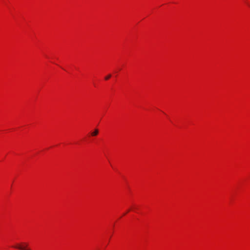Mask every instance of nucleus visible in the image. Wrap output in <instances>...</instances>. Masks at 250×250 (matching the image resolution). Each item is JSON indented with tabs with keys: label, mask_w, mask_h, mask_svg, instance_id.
Returning <instances> with one entry per match:
<instances>
[{
	"label": "nucleus",
	"mask_w": 250,
	"mask_h": 250,
	"mask_svg": "<svg viewBox=\"0 0 250 250\" xmlns=\"http://www.w3.org/2000/svg\"><path fill=\"white\" fill-rule=\"evenodd\" d=\"M99 133V130L98 129H95L94 131L91 132V135L92 136H95L98 135Z\"/></svg>",
	"instance_id": "f257e3e1"
},
{
	"label": "nucleus",
	"mask_w": 250,
	"mask_h": 250,
	"mask_svg": "<svg viewBox=\"0 0 250 250\" xmlns=\"http://www.w3.org/2000/svg\"><path fill=\"white\" fill-rule=\"evenodd\" d=\"M111 77V75H108L107 76H106L105 78V79L106 80H108Z\"/></svg>",
	"instance_id": "f03ea898"
}]
</instances>
